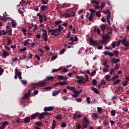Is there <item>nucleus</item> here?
Segmentation results:
<instances>
[{"mask_svg":"<svg viewBox=\"0 0 129 129\" xmlns=\"http://www.w3.org/2000/svg\"><path fill=\"white\" fill-rule=\"evenodd\" d=\"M126 38H123L122 40L120 39L117 42L115 41L113 42L111 45L113 47V48H115V47L117 46V47H119L120 43L122 42V44H124L126 42Z\"/></svg>","mask_w":129,"mask_h":129,"instance_id":"nucleus-1","label":"nucleus"},{"mask_svg":"<svg viewBox=\"0 0 129 129\" xmlns=\"http://www.w3.org/2000/svg\"><path fill=\"white\" fill-rule=\"evenodd\" d=\"M90 123V121L89 120V118L85 116L83 118V127L84 128H87L89 126Z\"/></svg>","mask_w":129,"mask_h":129,"instance_id":"nucleus-2","label":"nucleus"},{"mask_svg":"<svg viewBox=\"0 0 129 129\" xmlns=\"http://www.w3.org/2000/svg\"><path fill=\"white\" fill-rule=\"evenodd\" d=\"M48 32L49 33H51V35L53 36H58L60 34L58 28H56L55 29H49Z\"/></svg>","mask_w":129,"mask_h":129,"instance_id":"nucleus-3","label":"nucleus"},{"mask_svg":"<svg viewBox=\"0 0 129 129\" xmlns=\"http://www.w3.org/2000/svg\"><path fill=\"white\" fill-rule=\"evenodd\" d=\"M51 115V113H48V112H43L42 113H41V114H39L38 115V119L41 120L43 118L44 116L47 115L49 116V115Z\"/></svg>","mask_w":129,"mask_h":129,"instance_id":"nucleus-4","label":"nucleus"},{"mask_svg":"<svg viewBox=\"0 0 129 129\" xmlns=\"http://www.w3.org/2000/svg\"><path fill=\"white\" fill-rule=\"evenodd\" d=\"M39 114L40 113H34V114H32V115H30V120H32L36 119Z\"/></svg>","mask_w":129,"mask_h":129,"instance_id":"nucleus-5","label":"nucleus"},{"mask_svg":"<svg viewBox=\"0 0 129 129\" xmlns=\"http://www.w3.org/2000/svg\"><path fill=\"white\" fill-rule=\"evenodd\" d=\"M37 16L39 17V22L41 23H42L43 22V17H44V15H41L40 14V13H38L37 14Z\"/></svg>","mask_w":129,"mask_h":129,"instance_id":"nucleus-6","label":"nucleus"},{"mask_svg":"<svg viewBox=\"0 0 129 129\" xmlns=\"http://www.w3.org/2000/svg\"><path fill=\"white\" fill-rule=\"evenodd\" d=\"M47 84L45 81H41L37 83V85L39 87H43Z\"/></svg>","mask_w":129,"mask_h":129,"instance_id":"nucleus-7","label":"nucleus"},{"mask_svg":"<svg viewBox=\"0 0 129 129\" xmlns=\"http://www.w3.org/2000/svg\"><path fill=\"white\" fill-rule=\"evenodd\" d=\"M75 16H76L75 14H74L73 15H72V14L68 13H64L63 15V16L66 17V18H71L72 16L73 17H75Z\"/></svg>","mask_w":129,"mask_h":129,"instance_id":"nucleus-8","label":"nucleus"},{"mask_svg":"<svg viewBox=\"0 0 129 129\" xmlns=\"http://www.w3.org/2000/svg\"><path fill=\"white\" fill-rule=\"evenodd\" d=\"M120 59L119 58L116 59V58L113 57L111 59V62L112 64H115V63H117L118 62H120Z\"/></svg>","mask_w":129,"mask_h":129,"instance_id":"nucleus-9","label":"nucleus"},{"mask_svg":"<svg viewBox=\"0 0 129 129\" xmlns=\"http://www.w3.org/2000/svg\"><path fill=\"white\" fill-rule=\"evenodd\" d=\"M89 42L91 43L93 45L98 46L99 44L95 41L92 38L89 39Z\"/></svg>","mask_w":129,"mask_h":129,"instance_id":"nucleus-10","label":"nucleus"},{"mask_svg":"<svg viewBox=\"0 0 129 129\" xmlns=\"http://www.w3.org/2000/svg\"><path fill=\"white\" fill-rule=\"evenodd\" d=\"M61 91V89H59L58 90H55V91H53L52 96H56L58 95L60 93Z\"/></svg>","mask_w":129,"mask_h":129,"instance_id":"nucleus-11","label":"nucleus"},{"mask_svg":"<svg viewBox=\"0 0 129 129\" xmlns=\"http://www.w3.org/2000/svg\"><path fill=\"white\" fill-rule=\"evenodd\" d=\"M54 110L53 107H45L44 108V111H51Z\"/></svg>","mask_w":129,"mask_h":129,"instance_id":"nucleus-12","label":"nucleus"},{"mask_svg":"<svg viewBox=\"0 0 129 129\" xmlns=\"http://www.w3.org/2000/svg\"><path fill=\"white\" fill-rule=\"evenodd\" d=\"M91 90L92 91H93L97 94H100V92L98 91V90L97 88L93 87V86L91 87Z\"/></svg>","mask_w":129,"mask_h":129,"instance_id":"nucleus-13","label":"nucleus"},{"mask_svg":"<svg viewBox=\"0 0 129 129\" xmlns=\"http://www.w3.org/2000/svg\"><path fill=\"white\" fill-rule=\"evenodd\" d=\"M81 117H82V115H80V114H74V116H73L74 119H77Z\"/></svg>","mask_w":129,"mask_h":129,"instance_id":"nucleus-14","label":"nucleus"},{"mask_svg":"<svg viewBox=\"0 0 129 129\" xmlns=\"http://www.w3.org/2000/svg\"><path fill=\"white\" fill-rule=\"evenodd\" d=\"M8 124V122H4L2 124V125H1V126H0V129H5V127L7 126V125Z\"/></svg>","mask_w":129,"mask_h":129,"instance_id":"nucleus-15","label":"nucleus"},{"mask_svg":"<svg viewBox=\"0 0 129 129\" xmlns=\"http://www.w3.org/2000/svg\"><path fill=\"white\" fill-rule=\"evenodd\" d=\"M18 71H19V70H18V68H16L15 70V75L14 76V79H17V78H18Z\"/></svg>","mask_w":129,"mask_h":129,"instance_id":"nucleus-16","label":"nucleus"},{"mask_svg":"<svg viewBox=\"0 0 129 129\" xmlns=\"http://www.w3.org/2000/svg\"><path fill=\"white\" fill-rule=\"evenodd\" d=\"M2 54L3 55L4 57H6L7 56H8L10 55V53L5 50H3Z\"/></svg>","mask_w":129,"mask_h":129,"instance_id":"nucleus-17","label":"nucleus"},{"mask_svg":"<svg viewBox=\"0 0 129 129\" xmlns=\"http://www.w3.org/2000/svg\"><path fill=\"white\" fill-rule=\"evenodd\" d=\"M109 67H110L109 64H107V66H105L104 69L103 70V73H107L108 72Z\"/></svg>","mask_w":129,"mask_h":129,"instance_id":"nucleus-18","label":"nucleus"},{"mask_svg":"<svg viewBox=\"0 0 129 129\" xmlns=\"http://www.w3.org/2000/svg\"><path fill=\"white\" fill-rule=\"evenodd\" d=\"M31 118L29 117H26V118H24V122L25 123H29L30 121Z\"/></svg>","mask_w":129,"mask_h":129,"instance_id":"nucleus-19","label":"nucleus"},{"mask_svg":"<svg viewBox=\"0 0 129 129\" xmlns=\"http://www.w3.org/2000/svg\"><path fill=\"white\" fill-rule=\"evenodd\" d=\"M100 28L103 32L106 30V25L105 24H102L100 25Z\"/></svg>","mask_w":129,"mask_h":129,"instance_id":"nucleus-20","label":"nucleus"},{"mask_svg":"<svg viewBox=\"0 0 129 129\" xmlns=\"http://www.w3.org/2000/svg\"><path fill=\"white\" fill-rule=\"evenodd\" d=\"M94 31L95 33H97L98 35L101 34V30L99 28H97L96 27H95L94 28Z\"/></svg>","mask_w":129,"mask_h":129,"instance_id":"nucleus-21","label":"nucleus"},{"mask_svg":"<svg viewBox=\"0 0 129 129\" xmlns=\"http://www.w3.org/2000/svg\"><path fill=\"white\" fill-rule=\"evenodd\" d=\"M47 9H48V7L45 5L41 6L40 7V10L42 12H44V11H46V10H47Z\"/></svg>","mask_w":129,"mask_h":129,"instance_id":"nucleus-22","label":"nucleus"},{"mask_svg":"<svg viewBox=\"0 0 129 129\" xmlns=\"http://www.w3.org/2000/svg\"><path fill=\"white\" fill-rule=\"evenodd\" d=\"M7 46H9L10 45L12 44V40L10 38L7 37Z\"/></svg>","mask_w":129,"mask_h":129,"instance_id":"nucleus-23","label":"nucleus"},{"mask_svg":"<svg viewBox=\"0 0 129 129\" xmlns=\"http://www.w3.org/2000/svg\"><path fill=\"white\" fill-rule=\"evenodd\" d=\"M62 69V68H61V67L57 69H54L52 70V73H56V72H58L59 71H61Z\"/></svg>","mask_w":129,"mask_h":129,"instance_id":"nucleus-24","label":"nucleus"},{"mask_svg":"<svg viewBox=\"0 0 129 129\" xmlns=\"http://www.w3.org/2000/svg\"><path fill=\"white\" fill-rule=\"evenodd\" d=\"M58 83V85L60 86H64V85H67V84H68V83L66 81H63V82L59 81Z\"/></svg>","mask_w":129,"mask_h":129,"instance_id":"nucleus-25","label":"nucleus"},{"mask_svg":"<svg viewBox=\"0 0 129 129\" xmlns=\"http://www.w3.org/2000/svg\"><path fill=\"white\" fill-rule=\"evenodd\" d=\"M42 37L44 39V41H48V35L47 34H42Z\"/></svg>","mask_w":129,"mask_h":129,"instance_id":"nucleus-26","label":"nucleus"},{"mask_svg":"<svg viewBox=\"0 0 129 129\" xmlns=\"http://www.w3.org/2000/svg\"><path fill=\"white\" fill-rule=\"evenodd\" d=\"M103 125L104 126L106 127L108 125H109L108 120H104L103 122Z\"/></svg>","mask_w":129,"mask_h":129,"instance_id":"nucleus-27","label":"nucleus"},{"mask_svg":"<svg viewBox=\"0 0 129 129\" xmlns=\"http://www.w3.org/2000/svg\"><path fill=\"white\" fill-rule=\"evenodd\" d=\"M9 19H11V18L10 17H2L1 18V20L4 21L5 22L7 21Z\"/></svg>","mask_w":129,"mask_h":129,"instance_id":"nucleus-28","label":"nucleus"},{"mask_svg":"<svg viewBox=\"0 0 129 129\" xmlns=\"http://www.w3.org/2000/svg\"><path fill=\"white\" fill-rule=\"evenodd\" d=\"M103 40L104 42H106L109 38V35L107 34L106 35L103 36Z\"/></svg>","mask_w":129,"mask_h":129,"instance_id":"nucleus-29","label":"nucleus"},{"mask_svg":"<svg viewBox=\"0 0 129 129\" xmlns=\"http://www.w3.org/2000/svg\"><path fill=\"white\" fill-rule=\"evenodd\" d=\"M106 82L105 81V80L102 79V80H101L100 85L103 86V85H106Z\"/></svg>","mask_w":129,"mask_h":129,"instance_id":"nucleus-30","label":"nucleus"},{"mask_svg":"<svg viewBox=\"0 0 129 129\" xmlns=\"http://www.w3.org/2000/svg\"><path fill=\"white\" fill-rule=\"evenodd\" d=\"M85 80V78L83 77L82 79H81L80 80H77L76 82H78L79 84H83V80Z\"/></svg>","mask_w":129,"mask_h":129,"instance_id":"nucleus-31","label":"nucleus"},{"mask_svg":"<svg viewBox=\"0 0 129 129\" xmlns=\"http://www.w3.org/2000/svg\"><path fill=\"white\" fill-rule=\"evenodd\" d=\"M120 66V63H117L115 64V66L114 67V70H117L119 69V67Z\"/></svg>","mask_w":129,"mask_h":129,"instance_id":"nucleus-32","label":"nucleus"},{"mask_svg":"<svg viewBox=\"0 0 129 129\" xmlns=\"http://www.w3.org/2000/svg\"><path fill=\"white\" fill-rule=\"evenodd\" d=\"M21 31H22L23 33V35L24 36L27 35V34H26L27 30L26 29V28H22Z\"/></svg>","mask_w":129,"mask_h":129,"instance_id":"nucleus-33","label":"nucleus"},{"mask_svg":"<svg viewBox=\"0 0 129 129\" xmlns=\"http://www.w3.org/2000/svg\"><path fill=\"white\" fill-rule=\"evenodd\" d=\"M18 77L19 80L22 79V72H21L18 71Z\"/></svg>","mask_w":129,"mask_h":129,"instance_id":"nucleus-34","label":"nucleus"},{"mask_svg":"<svg viewBox=\"0 0 129 129\" xmlns=\"http://www.w3.org/2000/svg\"><path fill=\"white\" fill-rule=\"evenodd\" d=\"M46 80H52L54 79V77L53 76H47L46 77Z\"/></svg>","mask_w":129,"mask_h":129,"instance_id":"nucleus-35","label":"nucleus"},{"mask_svg":"<svg viewBox=\"0 0 129 129\" xmlns=\"http://www.w3.org/2000/svg\"><path fill=\"white\" fill-rule=\"evenodd\" d=\"M62 22V20L55 21L54 22V24H55V25L57 26L60 25Z\"/></svg>","mask_w":129,"mask_h":129,"instance_id":"nucleus-36","label":"nucleus"},{"mask_svg":"<svg viewBox=\"0 0 129 129\" xmlns=\"http://www.w3.org/2000/svg\"><path fill=\"white\" fill-rule=\"evenodd\" d=\"M92 85L96 86L97 84V81L95 79L92 80Z\"/></svg>","mask_w":129,"mask_h":129,"instance_id":"nucleus-37","label":"nucleus"},{"mask_svg":"<svg viewBox=\"0 0 129 129\" xmlns=\"http://www.w3.org/2000/svg\"><path fill=\"white\" fill-rule=\"evenodd\" d=\"M113 55H115L116 57H118L119 52L117 50H114L113 52Z\"/></svg>","mask_w":129,"mask_h":129,"instance_id":"nucleus-38","label":"nucleus"},{"mask_svg":"<svg viewBox=\"0 0 129 129\" xmlns=\"http://www.w3.org/2000/svg\"><path fill=\"white\" fill-rule=\"evenodd\" d=\"M91 98L90 97H87L86 98V101H87V104H91Z\"/></svg>","mask_w":129,"mask_h":129,"instance_id":"nucleus-39","label":"nucleus"},{"mask_svg":"<svg viewBox=\"0 0 129 129\" xmlns=\"http://www.w3.org/2000/svg\"><path fill=\"white\" fill-rule=\"evenodd\" d=\"M7 33L9 34V36L12 35V31L11 29H8L7 30Z\"/></svg>","mask_w":129,"mask_h":129,"instance_id":"nucleus-40","label":"nucleus"},{"mask_svg":"<svg viewBox=\"0 0 129 129\" xmlns=\"http://www.w3.org/2000/svg\"><path fill=\"white\" fill-rule=\"evenodd\" d=\"M17 26V23L16 22H14V21H12V27L13 28H15Z\"/></svg>","mask_w":129,"mask_h":129,"instance_id":"nucleus-41","label":"nucleus"},{"mask_svg":"<svg viewBox=\"0 0 129 129\" xmlns=\"http://www.w3.org/2000/svg\"><path fill=\"white\" fill-rule=\"evenodd\" d=\"M57 29H58V31L59 32V33H60L61 30L63 29V27H62L61 25H58Z\"/></svg>","mask_w":129,"mask_h":129,"instance_id":"nucleus-42","label":"nucleus"},{"mask_svg":"<svg viewBox=\"0 0 129 129\" xmlns=\"http://www.w3.org/2000/svg\"><path fill=\"white\" fill-rule=\"evenodd\" d=\"M23 45H24V46H29V45H30V43L27 41H25L24 42Z\"/></svg>","mask_w":129,"mask_h":129,"instance_id":"nucleus-43","label":"nucleus"},{"mask_svg":"<svg viewBox=\"0 0 129 129\" xmlns=\"http://www.w3.org/2000/svg\"><path fill=\"white\" fill-rule=\"evenodd\" d=\"M62 117L61 115H57V116H56L55 117V118L58 119V120L62 119Z\"/></svg>","mask_w":129,"mask_h":129,"instance_id":"nucleus-44","label":"nucleus"},{"mask_svg":"<svg viewBox=\"0 0 129 129\" xmlns=\"http://www.w3.org/2000/svg\"><path fill=\"white\" fill-rule=\"evenodd\" d=\"M67 89L70 90V91H73L75 90V88L71 86L67 87Z\"/></svg>","mask_w":129,"mask_h":129,"instance_id":"nucleus-45","label":"nucleus"},{"mask_svg":"<svg viewBox=\"0 0 129 129\" xmlns=\"http://www.w3.org/2000/svg\"><path fill=\"white\" fill-rule=\"evenodd\" d=\"M42 122H39V121L35 123V125H37L38 126H42Z\"/></svg>","mask_w":129,"mask_h":129,"instance_id":"nucleus-46","label":"nucleus"},{"mask_svg":"<svg viewBox=\"0 0 129 129\" xmlns=\"http://www.w3.org/2000/svg\"><path fill=\"white\" fill-rule=\"evenodd\" d=\"M111 115L112 116H114L116 115V111H115V110H112V111H111Z\"/></svg>","mask_w":129,"mask_h":129,"instance_id":"nucleus-47","label":"nucleus"},{"mask_svg":"<svg viewBox=\"0 0 129 129\" xmlns=\"http://www.w3.org/2000/svg\"><path fill=\"white\" fill-rule=\"evenodd\" d=\"M96 15L99 18H100L102 16V15L100 14V12L99 11H97L96 12Z\"/></svg>","mask_w":129,"mask_h":129,"instance_id":"nucleus-48","label":"nucleus"},{"mask_svg":"<svg viewBox=\"0 0 129 129\" xmlns=\"http://www.w3.org/2000/svg\"><path fill=\"white\" fill-rule=\"evenodd\" d=\"M110 77H111L110 75H106L105 76V79H106V80L107 81H109V79H110Z\"/></svg>","mask_w":129,"mask_h":129,"instance_id":"nucleus-49","label":"nucleus"},{"mask_svg":"<svg viewBox=\"0 0 129 129\" xmlns=\"http://www.w3.org/2000/svg\"><path fill=\"white\" fill-rule=\"evenodd\" d=\"M105 6V2H102L101 3V7H100V9L101 10H103L104 9V8Z\"/></svg>","mask_w":129,"mask_h":129,"instance_id":"nucleus-50","label":"nucleus"},{"mask_svg":"<svg viewBox=\"0 0 129 129\" xmlns=\"http://www.w3.org/2000/svg\"><path fill=\"white\" fill-rule=\"evenodd\" d=\"M30 95H29V94H27V93H25L24 95V98L25 99L30 98Z\"/></svg>","mask_w":129,"mask_h":129,"instance_id":"nucleus-51","label":"nucleus"},{"mask_svg":"<svg viewBox=\"0 0 129 129\" xmlns=\"http://www.w3.org/2000/svg\"><path fill=\"white\" fill-rule=\"evenodd\" d=\"M66 51V48L62 49L60 51V54H63V53L65 52Z\"/></svg>","mask_w":129,"mask_h":129,"instance_id":"nucleus-52","label":"nucleus"},{"mask_svg":"<svg viewBox=\"0 0 129 129\" xmlns=\"http://www.w3.org/2000/svg\"><path fill=\"white\" fill-rule=\"evenodd\" d=\"M92 116L94 117L95 118H97L98 117V114H96V113H93Z\"/></svg>","mask_w":129,"mask_h":129,"instance_id":"nucleus-53","label":"nucleus"},{"mask_svg":"<svg viewBox=\"0 0 129 129\" xmlns=\"http://www.w3.org/2000/svg\"><path fill=\"white\" fill-rule=\"evenodd\" d=\"M53 88L51 86H48L43 88L44 90H51Z\"/></svg>","mask_w":129,"mask_h":129,"instance_id":"nucleus-54","label":"nucleus"},{"mask_svg":"<svg viewBox=\"0 0 129 129\" xmlns=\"http://www.w3.org/2000/svg\"><path fill=\"white\" fill-rule=\"evenodd\" d=\"M114 71H115V69H114V68H111V69H110V72H109V74H110V75H112V74H113V73H114Z\"/></svg>","mask_w":129,"mask_h":129,"instance_id":"nucleus-55","label":"nucleus"},{"mask_svg":"<svg viewBox=\"0 0 129 129\" xmlns=\"http://www.w3.org/2000/svg\"><path fill=\"white\" fill-rule=\"evenodd\" d=\"M113 47H112V46H105V49L107 50H112Z\"/></svg>","mask_w":129,"mask_h":129,"instance_id":"nucleus-56","label":"nucleus"},{"mask_svg":"<svg viewBox=\"0 0 129 129\" xmlns=\"http://www.w3.org/2000/svg\"><path fill=\"white\" fill-rule=\"evenodd\" d=\"M120 80L117 79L113 83V85L118 84L120 83Z\"/></svg>","mask_w":129,"mask_h":129,"instance_id":"nucleus-57","label":"nucleus"},{"mask_svg":"<svg viewBox=\"0 0 129 129\" xmlns=\"http://www.w3.org/2000/svg\"><path fill=\"white\" fill-rule=\"evenodd\" d=\"M91 3L97 5V4H99V2L97 1L96 0H92L91 1Z\"/></svg>","mask_w":129,"mask_h":129,"instance_id":"nucleus-58","label":"nucleus"},{"mask_svg":"<svg viewBox=\"0 0 129 129\" xmlns=\"http://www.w3.org/2000/svg\"><path fill=\"white\" fill-rule=\"evenodd\" d=\"M76 78L77 79H78V80H80V79H82L83 78H84V77L83 76H78V75H76Z\"/></svg>","mask_w":129,"mask_h":129,"instance_id":"nucleus-59","label":"nucleus"},{"mask_svg":"<svg viewBox=\"0 0 129 129\" xmlns=\"http://www.w3.org/2000/svg\"><path fill=\"white\" fill-rule=\"evenodd\" d=\"M89 11L91 12V14H95L96 13V10L94 9H89Z\"/></svg>","mask_w":129,"mask_h":129,"instance_id":"nucleus-60","label":"nucleus"},{"mask_svg":"<svg viewBox=\"0 0 129 129\" xmlns=\"http://www.w3.org/2000/svg\"><path fill=\"white\" fill-rule=\"evenodd\" d=\"M60 126L62 127H66L67 126L66 123H64V122H63L62 123H61Z\"/></svg>","mask_w":129,"mask_h":129,"instance_id":"nucleus-61","label":"nucleus"},{"mask_svg":"<svg viewBox=\"0 0 129 129\" xmlns=\"http://www.w3.org/2000/svg\"><path fill=\"white\" fill-rule=\"evenodd\" d=\"M26 50H27V48L24 47L23 48H21L20 49V52H25Z\"/></svg>","mask_w":129,"mask_h":129,"instance_id":"nucleus-62","label":"nucleus"},{"mask_svg":"<svg viewBox=\"0 0 129 129\" xmlns=\"http://www.w3.org/2000/svg\"><path fill=\"white\" fill-rule=\"evenodd\" d=\"M98 110V112L99 113H102V108L98 107L97 108Z\"/></svg>","mask_w":129,"mask_h":129,"instance_id":"nucleus-63","label":"nucleus"},{"mask_svg":"<svg viewBox=\"0 0 129 129\" xmlns=\"http://www.w3.org/2000/svg\"><path fill=\"white\" fill-rule=\"evenodd\" d=\"M123 45L125 47H129V42H126V43H124Z\"/></svg>","mask_w":129,"mask_h":129,"instance_id":"nucleus-64","label":"nucleus"}]
</instances>
